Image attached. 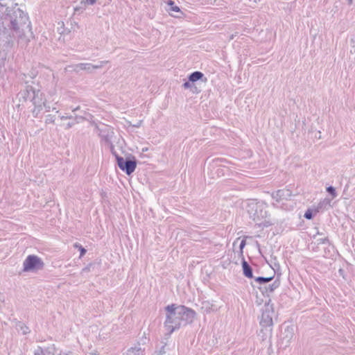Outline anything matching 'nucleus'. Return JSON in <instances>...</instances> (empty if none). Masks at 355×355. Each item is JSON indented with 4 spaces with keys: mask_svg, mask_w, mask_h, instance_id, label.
I'll use <instances>...</instances> for the list:
<instances>
[{
    "mask_svg": "<svg viewBox=\"0 0 355 355\" xmlns=\"http://www.w3.org/2000/svg\"><path fill=\"white\" fill-rule=\"evenodd\" d=\"M1 35L17 37L24 42L30 40L31 22L17 4L10 7L0 3V37Z\"/></svg>",
    "mask_w": 355,
    "mask_h": 355,
    "instance_id": "f257e3e1",
    "label": "nucleus"
},
{
    "mask_svg": "<svg viewBox=\"0 0 355 355\" xmlns=\"http://www.w3.org/2000/svg\"><path fill=\"white\" fill-rule=\"evenodd\" d=\"M166 318L164 322V327L169 334L182 325H186L192 322L196 313L192 309L184 306L171 304L166 307Z\"/></svg>",
    "mask_w": 355,
    "mask_h": 355,
    "instance_id": "f03ea898",
    "label": "nucleus"
},
{
    "mask_svg": "<svg viewBox=\"0 0 355 355\" xmlns=\"http://www.w3.org/2000/svg\"><path fill=\"white\" fill-rule=\"evenodd\" d=\"M267 206L263 202L250 200L247 202L246 211L249 217L259 227H268L271 223L265 218L268 216Z\"/></svg>",
    "mask_w": 355,
    "mask_h": 355,
    "instance_id": "7ed1b4c3",
    "label": "nucleus"
},
{
    "mask_svg": "<svg viewBox=\"0 0 355 355\" xmlns=\"http://www.w3.org/2000/svg\"><path fill=\"white\" fill-rule=\"evenodd\" d=\"M43 267V261L36 255H28L23 263V270L25 272L41 270Z\"/></svg>",
    "mask_w": 355,
    "mask_h": 355,
    "instance_id": "20e7f679",
    "label": "nucleus"
},
{
    "mask_svg": "<svg viewBox=\"0 0 355 355\" xmlns=\"http://www.w3.org/2000/svg\"><path fill=\"white\" fill-rule=\"evenodd\" d=\"M292 196L289 189H284L278 190L272 194V199L275 201L272 204L276 207L283 208L284 201L288 200Z\"/></svg>",
    "mask_w": 355,
    "mask_h": 355,
    "instance_id": "39448f33",
    "label": "nucleus"
},
{
    "mask_svg": "<svg viewBox=\"0 0 355 355\" xmlns=\"http://www.w3.org/2000/svg\"><path fill=\"white\" fill-rule=\"evenodd\" d=\"M272 314H273V308L272 305L270 304L269 302L266 303L264 306V309L262 313L261 318L260 320V324L262 327L265 328H270L272 324Z\"/></svg>",
    "mask_w": 355,
    "mask_h": 355,
    "instance_id": "423d86ee",
    "label": "nucleus"
},
{
    "mask_svg": "<svg viewBox=\"0 0 355 355\" xmlns=\"http://www.w3.org/2000/svg\"><path fill=\"white\" fill-rule=\"evenodd\" d=\"M116 161L119 168L128 175L132 173L137 167V162L135 159H124L122 157L117 156Z\"/></svg>",
    "mask_w": 355,
    "mask_h": 355,
    "instance_id": "0eeeda50",
    "label": "nucleus"
},
{
    "mask_svg": "<svg viewBox=\"0 0 355 355\" xmlns=\"http://www.w3.org/2000/svg\"><path fill=\"white\" fill-rule=\"evenodd\" d=\"M108 61H99L97 64H92L91 63H80L76 66V70H85L89 72L94 69L102 68Z\"/></svg>",
    "mask_w": 355,
    "mask_h": 355,
    "instance_id": "6e6552de",
    "label": "nucleus"
},
{
    "mask_svg": "<svg viewBox=\"0 0 355 355\" xmlns=\"http://www.w3.org/2000/svg\"><path fill=\"white\" fill-rule=\"evenodd\" d=\"M112 0H80L79 9L86 10L88 7L98 3L102 6H106L112 2ZM78 10V8H76Z\"/></svg>",
    "mask_w": 355,
    "mask_h": 355,
    "instance_id": "1a4fd4ad",
    "label": "nucleus"
},
{
    "mask_svg": "<svg viewBox=\"0 0 355 355\" xmlns=\"http://www.w3.org/2000/svg\"><path fill=\"white\" fill-rule=\"evenodd\" d=\"M167 4L168 6V8L167 11L169 14L175 17H180V15L182 14L180 8L175 5V2L172 0H168L167 1Z\"/></svg>",
    "mask_w": 355,
    "mask_h": 355,
    "instance_id": "9d476101",
    "label": "nucleus"
},
{
    "mask_svg": "<svg viewBox=\"0 0 355 355\" xmlns=\"http://www.w3.org/2000/svg\"><path fill=\"white\" fill-rule=\"evenodd\" d=\"M242 267L243 270V274L245 277L248 278H252L253 277L252 275V270L250 265L247 263L246 261L243 260L242 261Z\"/></svg>",
    "mask_w": 355,
    "mask_h": 355,
    "instance_id": "9b49d317",
    "label": "nucleus"
},
{
    "mask_svg": "<svg viewBox=\"0 0 355 355\" xmlns=\"http://www.w3.org/2000/svg\"><path fill=\"white\" fill-rule=\"evenodd\" d=\"M202 309H203L207 313H209L211 311H216L217 307L210 303L209 301H204L202 303Z\"/></svg>",
    "mask_w": 355,
    "mask_h": 355,
    "instance_id": "f8f14e48",
    "label": "nucleus"
},
{
    "mask_svg": "<svg viewBox=\"0 0 355 355\" xmlns=\"http://www.w3.org/2000/svg\"><path fill=\"white\" fill-rule=\"evenodd\" d=\"M144 350L139 346L132 347L128 350L126 355H143Z\"/></svg>",
    "mask_w": 355,
    "mask_h": 355,
    "instance_id": "ddd939ff",
    "label": "nucleus"
},
{
    "mask_svg": "<svg viewBox=\"0 0 355 355\" xmlns=\"http://www.w3.org/2000/svg\"><path fill=\"white\" fill-rule=\"evenodd\" d=\"M203 76V73L200 71H194L189 76V80L191 82H196L200 80Z\"/></svg>",
    "mask_w": 355,
    "mask_h": 355,
    "instance_id": "4468645a",
    "label": "nucleus"
},
{
    "mask_svg": "<svg viewBox=\"0 0 355 355\" xmlns=\"http://www.w3.org/2000/svg\"><path fill=\"white\" fill-rule=\"evenodd\" d=\"M273 279L272 277H259L254 279L255 282L258 284L262 285L265 284L269 282H270Z\"/></svg>",
    "mask_w": 355,
    "mask_h": 355,
    "instance_id": "2eb2a0df",
    "label": "nucleus"
},
{
    "mask_svg": "<svg viewBox=\"0 0 355 355\" xmlns=\"http://www.w3.org/2000/svg\"><path fill=\"white\" fill-rule=\"evenodd\" d=\"M331 202V200L328 198H324V200H321L318 205V209L316 211H318V209H324L327 205H329Z\"/></svg>",
    "mask_w": 355,
    "mask_h": 355,
    "instance_id": "dca6fc26",
    "label": "nucleus"
},
{
    "mask_svg": "<svg viewBox=\"0 0 355 355\" xmlns=\"http://www.w3.org/2000/svg\"><path fill=\"white\" fill-rule=\"evenodd\" d=\"M279 283L278 282H274L272 284H270L266 288V292L272 293L274 291L277 287H279Z\"/></svg>",
    "mask_w": 355,
    "mask_h": 355,
    "instance_id": "f3484780",
    "label": "nucleus"
},
{
    "mask_svg": "<svg viewBox=\"0 0 355 355\" xmlns=\"http://www.w3.org/2000/svg\"><path fill=\"white\" fill-rule=\"evenodd\" d=\"M44 355H54L55 354V347L54 346H51L48 347L46 349L44 350Z\"/></svg>",
    "mask_w": 355,
    "mask_h": 355,
    "instance_id": "a211bd4d",
    "label": "nucleus"
},
{
    "mask_svg": "<svg viewBox=\"0 0 355 355\" xmlns=\"http://www.w3.org/2000/svg\"><path fill=\"white\" fill-rule=\"evenodd\" d=\"M18 327L20 329V331H21L23 334H28L29 332L28 327H26V325H24V324L20 323L18 325Z\"/></svg>",
    "mask_w": 355,
    "mask_h": 355,
    "instance_id": "6ab92c4d",
    "label": "nucleus"
},
{
    "mask_svg": "<svg viewBox=\"0 0 355 355\" xmlns=\"http://www.w3.org/2000/svg\"><path fill=\"white\" fill-rule=\"evenodd\" d=\"M327 191L331 194L333 198H335L337 196V193L336 192V190L334 189V187H333L332 186H329L327 188Z\"/></svg>",
    "mask_w": 355,
    "mask_h": 355,
    "instance_id": "aec40b11",
    "label": "nucleus"
},
{
    "mask_svg": "<svg viewBox=\"0 0 355 355\" xmlns=\"http://www.w3.org/2000/svg\"><path fill=\"white\" fill-rule=\"evenodd\" d=\"M55 116H53L51 114H49L47 116H46V123H53L55 122Z\"/></svg>",
    "mask_w": 355,
    "mask_h": 355,
    "instance_id": "412c9836",
    "label": "nucleus"
},
{
    "mask_svg": "<svg viewBox=\"0 0 355 355\" xmlns=\"http://www.w3.org/2000/svg\"><path fill=\"white\" fill-rule=\"evenodd\" d=\"M313 215L311 209H308L304 214V217L306 219H311L313 218Z\"/></svg>",
    "mask_w": 355,
    "mask_h": 355,
    "instance_id": "4be33fe9",
    "label": "nucleus"
},
{
    "mask_svg": "<svg viewBox=\"0 0 355 355\" xmlns=\"http://www.w3.org/2000/svg\"><path fill=\"white\" fill-rule=\"evenodd\" d=\"M34 354L35 355H44V351L42 349V348H41L40 347H38L37 349H35Z\"/></svg>",
    "mask_w": 355,
    "mask_h": 355,
    "instance_id": "5701e85b",
    "label": "nucleus"
},
{
    "mask_svg": "<svg viewBox=\"0 0 355 355\" xmlns=\"http://www.w3.org/2000/svg\"><path fill=\"white\" fill-rule=\"evenodd\" d=\"M75 247L79 248V250L80 251V257L83 256L85 254L86 250L84 248H83L81 245H78V244H76Z\"/></svg>",
    "mask_w": 355,
    "mask_h": 355,
    "instance_id": "b1692460",
    "label": "nucleus"
},
{
    "mask_svg": "<svg viewBox=\"0 0 355 355\" xmlns=\"http://www.w3.org/2000/svg\"><path fill=\"white\" fill-rule=\"evenodd\" d=\"M59 355H74V354L71 352L62 351L60 352Z\"/></svg>",
    "mask_w": 355,
    "mask_h": 355,
    "instance_id": "393cba45",
    "label": "nucleus"
},
{
    "mask_svg": "<svg viewBox=\"0 0 355 355\" xmlns=\"http://www.w3.org/2000/svg\"><path fill=\"white\" fill-rule=\"evenodd\" d=\"M44 107H45V109H46V110L47 112H49V111H50V110H51V106L49 105V104L46 102V101H45L44 102Z\"/></svg>",
    "mask_w": 355,
    "mask_h": 355,
    "instance_id": "a878e982",
    "label": "nucleus"
},
{
    "mask_svg": "<svg viewBox=\"0 0 355 355\" xmlns=\"http://www.w3.org/2000/svg\"><path fill=\"white\" fill-rule=\"evenodd\" d=\"M245 241L242 240L240 243V246H239L241 252H243V249L245 247Z\"/></svg>",
    "mask_w": 355,
    "mask_h": 355,
    "instance_id": "bb28decb",
    "label": "nucleus"
},
{
    "mask_svg": "<svg viewBox=\"0 0 355 355\" xmlns=\"http://www.w3.org/2000/svg\"><path fill=\"white\" fill-rule=\"evenodd\" d=\"M318 241L320 243H324L326 241H327V238L320 239H318Z\"/></svg>",
    "mask_w": 355,
    "mask_h": 355,
    "instance_id": "cd10ccee",
    "label": "nucleus"
},
{
    "mask_svg": "<svg viewBox=\"0 0 355 355\" xmlns=\"http://www.w3.org/2000/svg\"><path fill=\"white\" fill-rule=\"evenodd\" d=\"M164 347H165V346H164V345H163V346L162 347V348H161L160 351H159V352H157L158 353H160V355H161L162 354H163V353H164V352H164Z\"/></svg>",
    "mask_w": 355,
    "mask_h": 355,
    "instance_id": "c85d7f7f",
    "label": "nucleus"
},
{
    "mask_svg": "<svg viewBox=\"0 0 355 355\" xmlns=\"http://www.w3.org/2000/svg\"><path fill=\"white\" fill-rule=\"evenodd\" d=\"M183 86L184 88H188L190 86V83L189 82H186L184 83Z\"/></svg>",
    "mask_w": 355,
    "mask_h": 355,
    "instance_id": "c756f323",
    "label": "nucleus"
},
{
    "mask_svg": "<svg viewBox=\"0 0 355 355\" xmlns=\"http://www.w3.org/2000/svg\"><path fill=\"white\" fill-rule=\"evenodd\" d=\"M60 119H61L62 120H64V119H71V116H60Z\"/></svg>",
    "mask_w": 355,
    "mask_h": 355,
    "instance_id": "7c9ffc66",
    "label": "nucleus"
},
{
    "mask_svg": "<svg viewBox=\"0 0 355 355\" xmlns=\"http://www.w3.org/2000/svg\"><path fill=\"white\" fill-rule=\"evenodd\" d=\"M140 123H141V122H139L138 123H136L135 125H134V126L138 128V127H139Z\"/></svg>",
    "mask_w": 355,
    "mask_h": 355,
    "instance_id": "2f4dec72",
    "label": "nucleus"
},
{
    "mask_svg": "<svg viewBox=\"0 0 355 355\" xmlns=\"http://www.w3.org/2000/svg\"><path fill=\"white\" fill-rule=\"evenodd\" d=\"M152 355H160V353H158L157 351L155 352Z\"/></svg>",
    "mask_w": 355,
    "mask_h": 355,
    "instance_id": "473e14b6",
    "label": "nucleus"
},
{
    "mask_svg": "<svg viewBox=\"0 0 355 355\" xmlns=\"http://www.w3.org/2000/svg\"><path fill=\"white\" fill-rule=\"evenodd\" d=\"M68 127H69V128L71 127V123H69V124H68Z\"/></svg>",
    "mask_w": 355,
    "mask_h": 355,
    "instance_id": "72a5a7b5",
    "label": "nucleus"
},
{
    "mask_svg": "<svg viewBox=\"0 0 355 355\" xmlns=\"http://www.w3.org/2000/svg\"><path fill=\"white\" fill-rule=\"evenodd\" d=\"M78 110V107H77V108H76V109H73V111L74 112V111H76V110Z\"/></svg>",
    "mask_w": 355,
    "mask_h": 355,
    "instance_id": "f704fd0d",
    "label": "nucleus"
}]
</instances>
